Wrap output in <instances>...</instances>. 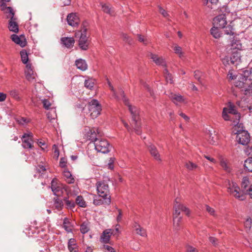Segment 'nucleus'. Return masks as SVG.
<instances>
[{
	"mask_svg": "<svg viewBox=\"0 0 252 252\" xmlns=\"http://www.w3.org/2000/svg\"><path fill=\"white\" fill-rule=\"evenodd\" d=\"M222 117L225 121H232L235 125L233 132L236 134L237 142L242 145H247L250 141L249 133L248 131L243 129H236L237 128H239L241 125L240 124L239 126H237L240 121V114L238 112L233 103L229 102L227 107L223 108Z\"/></svg>",
	"mask_w": 252,
	"mask_h": 252,
	"instance_id": "1",
	"label": "nucleus"
},
{
	"mask_svg": "<svg viewBox=\"0 0 252 252\" xmlns=\"http://www.w3.org/2000/svg\"><path fill=\"white\" fill-rule=\"evenodd\" d=\"M107 80L109 87L111 91L112 92L113 96L115 97V98L117 100L122 99L125 105L127 106L129 111H130L132 116V126H133L134 131L137 134H140L141 132L139 128L140 122H139L138 109L136 107L133 106L129 104L128 100L125 97L124 91L122 89L120 88L119 89V94H118L116 91L115 90L114 87H113L109 80L108 79Z\"/></svg>",
	"mask_w": 252,
	"mask_h": 252,
	"instance_id": "2",
	"label": "nucleus"
},
{
	"mask_svg": "<svg viewBox=\"0 0 252 252\" xmlns=\"http://www.w3.org/2000/svg\"><path fill=\"white\" fill-rule=\"evenodd\" d=\"M252 185V181L247 176L243 177L241 183V189L234 182H228L227 190L236 199L239 200L245 199V195L249 192Z\"/></svg>",
	"mask_w": 252,
	"mask_h": 252,
	"instance_id": "3",
	"label": "nucleus"
},
{
	"mask_svg": "<svg viewBox=\"0 0 252 252\" xmlns=\"http://www.w3.org/2000/svg\"><path fill=\"white\" fill-rule=\"evenodd\" d=\"M86 24H87V23H84L80 32H79L75 33L76 37L78 36L79 37L78 45L82 50H87L90 44L89 36L87 34V29L86 27Z\"/></svg>",
	"mask_w": 252,
	"mask_h": 252,
	"instance_id": "4",
	"label": "nucleus"
},
{
	"mask_svg": "<svg viewBox=\"0 0 252 252\" xmlns=\"http://www.w3.org/2000/svg\"><path fill=\"white\" fill-rule=\"evenodd\" d=\"M240 51L238 50L232 51V54L230 57L226 56L222 59V62L225 66L233 64L237 65L241 62Z\"/></svg>",
	"mask_w": 252,
	"mask_h": 252,
	"instance_id": "5",
	"label": "nucleus"
},
{
	"mask_svg": "<svg viewBox=\"0 0 252 252\" xmlns=\"http://www.w3.org/2000/svg\"><path fill=\"white\" fill-rule=\"evenodd\" d=\"M88 108L90 116L93 119L96 118L100 114L101 106L96 99H93L89 102Z\"/></svg>",
	"mask_w": 252,
	"mask_h": 252,
	"instance_id": "6",
	"label": "nucleus"
},
{
	"mask_svg": "<svg viewBox=\"0 0 252 252\" xmlns=\"http://www.w3.org/2000/svg\"><path fill=\"white\" fill-rule=\"evenodd\" d=\"M96 189L98 195L101 197H111L108 183L104 181H99L96 183Z\"/></svg>",
	"mask_w": 252,
	"mask_h": 252,
	"instance_id": "7",
	"label": "nucleus"
},
{
	"mask_svg": "<svg viewBox=\"0 0 252 252\" xmlns=\"http://www.w3.org/2000/svg\"><path fill=\"white\" fill-rule=\"evenodd\" d=\"M94 144V148L98 152L106 154L110 151V146L108 142L103 139H99L95 140Z\"/></svg>",
	"mask_w": 252,
	"mask_h": 252,
	"instance_id": "8",
	"label": "nucleus"
},
{
	"mask_svg": "<svg viewBox=\"0 0 252 252\" xmlns=\"http://www.w3.org/2000/svg\"><path fill=\"white\" fill-rule=\"evenodd\" d=\"M227 24L225 14H220L215 17L213 19V25L220 29L224 28Z\"/></svg>",
	"mask_w": 252,
	"mask_h": 252,
	"instance_id": "9",
	"label": "nucleus"
},
{
	"mask_svg": "<svg viewBox=\"0 0 252 252\" xmlns=\"http://www.w3.org/2000/svg\"><path fill=\"white\" fill-rule=\"evenodd\" d=\"M174 212H173V218L177 217L179 218V215L181 211L184 212L187 216H189L190 211L189 209L186 206L180 203H176L175 204L174 207Z\"/></svg>",
	"mask_w": 252,
	"mask_h": 252,
	"instance_id": "10",
	"label": "nucleus"
},
{
	"mask_svg": "<svg viewBox=\"0 0 252 252\" xmlns=\"http://www.w3.org/2000/svg\"><path fill=\"white\" fill-rule=\"evenodd\" d=\"M0 8L1 11H2L4 13L7 14L6 15L7 18L12 19L15 18L14 12L13 9L11 7L6 6V3L2 1H0Z\"/></svg>",
	"mask_w": 252,
	"mask_h": 252,
	"instance_id": "11",
	"label": "nucleus"
},
{
	"mask_svg": "<svg viewBox=\"0 0 252 252\" xmlns=\"http://www.w3.org/2000/svg\"><path fill=\"white\" fill-rule=\"evenodd\" d=\"M66 20L68 24L72 27L77 26L80 22L78 15L74 13L68 14L67 16Z\"/></svg>",
	"mask_w": 252,
	"mask_h": 252,
	"instance_id": "12",
	"label": "nucleus"
},
{
	"mask_svg": "<svg viewBox=\"0 0 252 252\" xmlns=\"http://www.w3.org/2000/svg\"><path fill=\"white\" fill-rule=\"evenodd\" d=\"M93 203L95 205H100L102 204L109 205L111 203V197H101L99 195L96 196L95 195Z\"/></svg>",
	"mask_w": 252,
	"mask_h": 252,
	"instance_id": "13",
	"label": "nucleus"
},
{
	"mask_svg": "<svg viewBox=\"0 0 252 252\" xmlns=\"http://www.w3.org/2000/svg\"><path fill=\"white\" fill-rule=\"evenodd\" d=\"M25 74L27 79L29 81H31L35 78L36 73H34L31 64H26Z\"/></svg>",
	"mask_w": 252,
	"mask_h": 252,
	"instance_id": "14",
	"label": "nucleus"
},
{
	"mask_svg": "<svg viewBox=\"0 0 252 252\" xmlns=\"http://www.w3.org/2000/svg\"><path fill=\"white\" fill-rule=\"evenodd\" d=\"M147 147L151 156L153 157L156 160L160 161L161 160L160 155L156 147L151 143L147 144Z\"/></svg>",
	"mask_w": 252,
	"mask_h": 252,
	"instance_id": "15",
	"label": "nucleus"
},
{
	"mask_svg": "<svg viewBox=\"0 0 252 252\" xmlns=\"http://www.w3.org/2000/svg\"><path fill=\"white\" fill-rule=\"evenodd\" d=\"M150 57L157 65L166 67V62L162 57H158L157 55L153 53L150 54Z\"/></svg>",
	"mask_w": 252,
	"mask_h": 252,
	"instance_id": "16",
	"label": "nucleus"
},
{
	"mask_svg": "<svg viewBox=\"0 0 252 252\" xmlns=\"http://www.w3.org/2000/svg\"><path fill=\"white\" fill-rule=\"evenodd\" d=\"M11 40L16 44L20 45L21 47H24L26 45V41L24 36H18L17 34H13L11 36Z\"/></svg>",
	"mask_w": 252,
	"mask_h": 252,
	"instance_id": "17",
	"label": "nucleus"
},
{
	"mask_svg": "<svg viewBox=\"0 0 252 252\" xmlns=\"http://www.w3.org/2000/svg\"><path fill=\"white\" fill-rule=\"evenodd\" d=\"M169 97L171 99L172 101L177 105L183 103L185 101L184 97L179 94H174L171 93L169 94Z\"/></svg>",
	"mask_w": 252,
	"mask_h": 252,
	"instance_id": "18",
	"label": "nucleus"
},
{
	"mask_svg": "<svg viewBox=\"0 0 252 252\" xmlns=\"http://www.w3.org/2000/svg\"><path fill=\"white\" fill-rule=\"evenodd\" d=\"M51 189L53 193L56 196H60L63 193V188L60 185H58L54 179L51 182Z\"/></svg>",
	"mask_w": 252,
	"mask_h": 252,
	"instance_id": "19",
	"label": "nucleus"
},
{
	"mask_svg": "<svg viewBox=\"0 0 252 252\" xmlns=\"http://www.w3.org/2000/svg\"><path fill=\"white\" fill-rule=\"evenodd\" d=\"M97 134H99V132L98 131V129H90L88 132H87V138L88 140H90L92 142H94V143L95 140L99 139V138H97Z\"/></svg>",
	"mask_w": 252,
	"mask_h": 252,
	"instance_id": "20",
	"label": "nucleus"
},
{
	"mask_svg": "<svg viewBox=\"0 0 252 252\" xmlns=\"http://www.w3.org/2000/svg\"><path fill=\"white\" fill-rule=\"evenodd\" d=\"M17 18L16 17L10 19L8 23V28L10 31L17 33L19 31L18 25L16 22Z\"/></svg>",
	"mask_w": 252,
	"mask_h": 252,
	"instance_id": "21",
	"label": "nucleus"
},
{
	"mask_svg": "<svg viewBox=\"0 0 252 252\" xmlns=\"http://www.w3.org/2000/svg\"><path fill=\"white\" fill-rule=\"evenodd\" d=\"M61 43L67 48L73 46L75 40L73 37H63L61 39Z\"/></svg>",
	"mask_w": 252,
	"mask_h": 252,
	"instance_id": "22",
	"label": "nucleus"
},
{
	"mask_svg": "<svg viewBox=\"0 0 252 252\" xmlns=\"http://www.w3.org/2000/svg\"><path fill=\"white\" fill-rule=\"evenodd\" d=\"M112 234H114V231H112L111 229L105 230L101 236V240L103 243H108L110 240V237Z\"/></svg>",
	"mask_w": 252,
	"mask_h": 252,
	"instance_id": "23",
	"label": "nucleus"
},
{
	"mask_svg": "<svg viewBox=\"0 0 252 252\" xmlns=\"http://www.w3.org/2000/svg\"><path fill=\"white\" fill-rule=\"evenodd\" d=\"M133 228L137 234L142 237L147 236L146 230L142 227L138 223L135 222L133 225Z\"/></svg>",
	"mask_w": 252,
	"mask_h": 252,
	"instance_id": "24",
	"label": "nucleus"
},
{
	"mask_svg": "<svg viewBox=\"0 0 252 252\" xmlns=\"http://www.w3.org/2000/svg\"><path fill=\"white\" fill-rule=\"evenodd\" d=\"M77 68L81 70L85 71L88 68L87 64L84 60L79 59L75 61Z\"/></svg>",
	"mask_w": 252,
	"mask_h": 252,
	"instance_id": "25",
	"label": "nucleus"
},
{
	"mask_svg": "<svg viewBox=\"0 0 252 252\" xmlns=\"http://www.w3.org/2000/svg\"><path fill=\"white\" fill-rule=\"evenodd\" d=\"M219 29L217 26H215L214 25L213 27H212L210 30V33L215 38H219L221 36V33Z\"/></svg>",
	"mask_w": 252,
	"mask_h": 252,
	"instance_id": "26",
	"label": "nucleus"
},
{
	"mask_svg": "<svg viewBox=\"0 0 252 252\" xmlns=\"http://www.w3.org/2000/svg\"><path fill=\"white\" fill-rule=\"evenodd\" d=\"M63 174L65 181L68 184H72L74 182L75 180L69 171L64 170Z\"/></svg>",
	"mask_w": 252,
	"mask_h": 252,
	"instance_id": "27",
	"label": "nucleus"
},
{
	"mask_svg": "<svg viewBox=\"0 0 252 252\" xmlns=\"http://www.w3.org/2000/svg\"><path fill=\"white\" fill-rule=\"evenodd\" d=\"M63 206V203L62 200L58 197L54 198V207L58 211L62 210Z\"/></svg>",
	"mask_w": 252,
	"mask_h": 252,
	"instance_id": "28",
	"label": "nucleus"
},
{
	"mask_svg": "<svg viewBox=\"0 0 252 252\" xmlns=\"http://www.w3.org/2000/svg\"><path fill=\"white\" fill-rule=\"evenodd\" d=\"M242 46L239 40H233L231 43V49L232 51L238 50L240 51L242 49Z\"/></svg>",
	"mask_w": 252,
	"mask_h": 252,
	"instance_id": "29",
	"label": "nucleus"
},
{
	"mask_svg": "<svg viewBox=\"0 0 252 252\" xmlns=\"http://www.w3.org/2000/svg\"><path fill=\"white\" fill-rule=\"evenodd\" d=\"M22 146L25 149H31L32 147V139L22 138Z\"/></svg>",
	"mask_w": 252,
	"mask_h": 252,
	"instance_id": "30",
	"label": "nucleus"
},
{
	"mask_svg": "<svg viewBox=\"0 0 252 252\" xmlns=\"http://www.w3.org/2000/svg\"><path fill=\"white\" fill-rule=\"evenodd\" d=\"M245 169L250 172H252V158H249L244 162Z\"/></svg>",
	"mask_w": 252,
	"mask_h": 252,
	"instance_id": "31",
	"label": "nucleus"
},
{
	"mask_svg": "<svg viewBox=\"0 0 252 252\" xmlns=\"http://www.w3.org/2000/svg\"><path fill=\"white\" fill-rule=\"evenodd\" d=\"M47 116L50 122L53 123L57 118V114L55 109L51 108V110L47 114Z\"/></svg>",
	"mask_w": 252,
	"mask_h": 252,
	"instance_id": "32",
	"label": "nucleus"
},
{
	"mask_svg": "<svg viewBox=\"0 0 252 252\" xmlns=\"http://www.w3.org/2000/svg\"><path fill=\"white\" fill-rule=\"evenodd\" d=\"M9 94L11 97L17 101H20L21 97L20 95L19 92L16 89H13L9 92Z\"/></svg>",
	"mask_w": 252,
	"mask_h": 252,
	"instance_id": "33",
	"label": "nucleus"
},
{
	"mask_svg": "<svg viewBox=\"0 0 252 252\" xmlns=\"http://www.w3.org/2000/svg\"><path fill=\"white\" fill-rule=\"evenodd\" d=\"M63 227L68 232L72 231V225L69 220L67 218H65L63 220Z\"/></svg>",
	"mask_w": 252,
	"mask_h": 252,
	"instance_id": "34",
	"label": "nucleus"
},
{
	"mask_svg": "<svg viewBox=\"0 0 252 252\" xmlns=\"http://www.w3.org/2000/svg\"><path fill=\"white\" fill-rule=\"evenodd\" d=\"M63 201L67 209H72L75 206V202L72 200H69L67 197L63 198Z\"/></svg>",
	"mask_w": 252,
	"mask_h": 252,
	"instance_id": "35",
	"label": "nucleus"
},
{
	"mask_svg": "<svg viewBox=\"0 0 252 252\" xmlns=\"http://www.w3.org/2000/svg\"><path fill=\"white\" fill-rule=\"evenodd\" d=\"M185 166L186 168L189 171L194 170L196 169H197L199 168L198 166L195 163L190 161H188L186 162L185 164Z\"/></svg>",
	"mask_w": 252,
	"mask_h": 252,
	"instance_id": "36",
	"label": "nucleus"
},
{
	"mask_svg": "<svg viewBox=\"0 0 252 252\" xmlns=\"http://www.w3.org/2000/svg\"><path fill=\"white\" fill-rule=\"evenodd\" d=\"M77 204L79 206L83 208H85L87 206L86 203L84 200L82 196H77L75 199V204Z\"/></svg>",
	"mask_w": 252,
	"mask_h": 252,
	"instance_id": "37",
	"label": "nucleus"
},
{
	"mask_svg": "<svg viewBox=\"0 0 252 252\" xmlns=\"http://www.w3.org/2000/svg\"><path fill=\"white\" fill-rule=\"evenodd\" d=\"M163 74L167 83L172 84L173 80L171 74H170L166 68H164L163 70Z\"/></svg>",
	"mask_w": 252,
	"mask_h": 252,
	"instance_id": "38",
	"label": "nucleus"
},
{
	"mask_svg": "<svg viewBox=\"0 0 252 252\" xmlns=\"http://www.w3.org/2000/svg\"><path fill=\"white\" fill-rule=\"evenodd\" d=\"M175 54H177L180 58H182L185 56L184 53L182 51V48L178 45H175L173 47Z\"/></svg>",
	"mask_w": 252,
	"mask_h": 252,
	"instance_id": "39",
	"label": "nucleus"
},
{
	"mask_svg": "<svg viewBox=\"0 0 252 252\" xmlns=\"http://www.w3.org/2000/svg\"><path fill=\"white\" fill-rule=\"evenodd\" d=\"M222 29H224V32L225 34L227 35H233L234 34V29L233 28V27L229 24L226 25L224 26V28H222Z\"/></svg>",
	"mask_w": 252,
	"mask_h": 252,
	"instance_id": "40",
	"label": "nucleus"
},
{
	"mask_svg": "<svg viewBox=\"0 0 252 252\" xmlns=\"http://www.w3.org/2000/svg\"><path fill=\"white\" fill-rule=\"evenodd\" d=\"M21 60L23 63L27 64L29 61L28 55L26 50H23L20 52Z\"/></svg>",
	"mask_w": 252,
	"mask_h": 252,
	"instance_id": "41",
	"label": "nucleus"
},
{
	"mask_svg": "<svg viewBox=\"0 0 252 252\" xmlns=\"http://www.w3.org/2000/svg\"><path fill=\"white\" fill-rule=\"evenodd\" d=\"M182 220V217H180L179 218L174 217L173 218V226L174 228L178 230L180 228V223Z\"/></svg>",
	"mask_w": 252,
	"mask_h": 252,
	"instance_id": "42",
	"label": "nucleus"
},
{
	"mask_svg": "<svg viewBox=\"0 0 252 252\" xmlns=\"http://www.w3.org/2000/svg\"><path fill=\"white\" fill-rule=\"evenodd\" d=\"M94 84V80L92 78H89L85 80L84 82V85L85 87L89 89H92Z\"/></svg>",
	"mask_w": 252,
	"mask_h": 252,
	"instance_id": "43",
	"label": "nucleus"
},
{
	"mask_svg": "<svg viewBox=\"0 0 252 252\" xmlns=\"http://www.w3.org/2000/svg\"><path fill=\"white\" fill-rule=\"evenodd\" d=\"M220 165L225 171L230 172L231 168L226 160L223 159H221L220 160Z\"/></svg>",
	"mask_w": 252,
	"mask_h": 252,
	"instance_id": "44",
	"label": "nucleus"
},
{
	"mask_svg": "<svg viewBox=\"0 0 252 252\" xmlns=\"http://www.w3.org/2000/svg\"><path fill=\"white\" fill-rule=\"evenodd\" d=\"M220 165L225 171L230 172L231 168L226 160L223 159H221L220 160Z\"/></svg>",
	"mask_w": 252,
	"mask_h": 252,
	"instance_id": "45",
	"label": "nucleus"
},
{
	"mask_svg": "<svg viewBox=\"0 0 252 252\" xmlns=\"http://www.w3.org/2000/svg\"><path fill=\"white\" fill-rule=\"evenodd\" d=\"M203 73L199 70H195L194 72V78L198 80L200 83H202L201 77L203 75Z\"/></svg>",
	"mask_w": 252,
	"mask_h": 252,
	"instance_id": "46",
	"label": "nucleus"
},
{
	"mask_svg": "<svg viewBox=\"0 0 252 252\" xmlns=\"http://www.w3.org/2000/svg\"><path fill=\"white\" fill-rule=\"evenodd\" d=\"M122 37L123 40L128 44H131L133 43L132 38L126 34L124 33H122Z\"/></svg>",
	"mask_w": 252,
	"mask_h": 252,
	"instance_id": "47",
	"label": "nucleus"
},
{
	"mask_svg": "<svg viewBox=\"0 0 252 252\" xmlns=\"http://www.w3.org/2000/svg\"><path fill=\"white\" fill-rule=\"evenodd\" d=\"M42 103L43 104V107L45 109L47 110H51V103L47 99H42Z\"/></svg>",
	"mask_w": 252,
	"mask_h": 252,
	"instance_id": "48",
	"label": "nucleus"
},
{
	"mask_svg": "<svg viewBox=\"0 0 252 252\" xmlns=\"http://www.w3.org/2000/svg\"><path fill=\"white\" fill-rule=\"evenodd\" d=\"M101 6V8L103 12L107 14H111V8L108 5L106 4H103L102 3H100Z\"/></svg>",
	"mask_w": 252,
	"mask_h": 252,
	"instance_id": "49",
	"label": "nucleus"
},
{
	"mask_svg": "<svg viewBox=\"0 0 252 252\" xmlns=\"http://www.w3.org/2000/svg\"><path fill=\"white\" fill-rule=\"evenodd\" d=\"M89 230V228L87 225V224L83 223L80 226V231L82 233L85 234L88 232Z\"/></svg>",
	"mask_w": 252,
	"mask_h": 252,
	"instance_id": "50",
	"label": "nucleus"
},
{
	"mask_svg": "<svg viewBox=\"0 0 252 252\" xmlns=\"http://www.w3.org/2000/svg\"><path fill=\"white\" fill-rule=\"evenodd\" d=\"M17 122L21 125H24L30 122V119L25 117H20L17 119Z\"/></svg>",
	"mask_w": 252,
	"mask_h": 252,
	"instance_id": "51",
	"label": "nucleus"
},
{
	"mask_svg": "<svg viewBox=\"0 0 252 252\" xmlns=\"http://www.w3.org/2000/svg\"><path fill=\"white\" fill-rule=\"evenodd\" d=\"M252 225V220L251 218L247 219L244 222V226L247 230H250Z\"/></svg>",
	"mask_w": 252,
	"mask_h": 252,
	"instance_id": "52",
	"label": "nucleus"
},
{
	"mask_svg": "<svg viewBox=\"0 0 252 252\" xmlns=\"http://www.w3.org/2000/svg\"><path fill=\"white\" fill-rule=\"evenodd\" d=\"M117 209L118 212V215L116 218V220L118 222H120L122 220L123 212L121 209L118 208Z\"/></svg>",
	"mask_w": 252,
	"mask_h": 252,
	"instance_id": "53",
	"label": "nucleus"
},
{
	"mask_svg": "<svg viewBox=\"0 0 252 252\" xmlns=\"http://www.w3.org/2000/svg\"><path fill=\"white\" fill-rule=\"evenodd\" d=\"M158 10L159 12L162 15V16L164 17H167L169 15L167 13V12L162 7H161L160 6H158Z\"/></svg>",
	"mask_w": 252,
	"mask_h": 252,
	"instance_id": "54",
	"label": "nucleus"
},
{
	"mask_svg": "<svg viewBox=\"0 0 252 252\" xmlns=\"http://www.w3.org/2000/svg\"><path fill=\"white\" fill-rule=\"evenodd\" d=\"M114 158H110V159L109 160V162L107 164L108 168L111 170L113 169L114 168V165L113 163L114 162Z\"/></svg>",
	"mask_w": 252,
	"mask_h": 252,
	"instance_id": "55",
	"label": "nucleus"
},
{
	"mask_svg": "<svg viewBox=\"0 0 252 252\" xmlns=\"http://www.w3.org/2000/svg\"><path fill=\"white\" fill-rule=\"evenodd\" d=\"M37 171L42 175L46 171V168L43 165H38L37 167Z\"/></svg>",
	"mask_w": 252,
	"mask_h": 252,
	"instance_id": "56",
	"label": "nucleus"
},
{
	"mask_svg": "<svg viewBox=\"0 0 252 252\" xmlns=\"http://www.w3.org/2000/svg\"><path fill=\"white\" fill-rule=\"evenodd\" d=\"M206 210L210 215H211L213 216H216L215 211L213 208L207 205L206 206Z\"/></svg>",
	"mask_w": 252,
	"mask_h": 252,
	"instance_id": "57",
	"label": "nucleus"
},
{
	"mask_svg": "<svg viewBox=\"0 0 252 252\" xmlns=\"http://www.w3.org/2000/svg\"><path fill=\"white\" fill-rule=\"evenodd\" d=\"M33 134L31 132H28L27 133H24L21 138H30L31 139H32L33 138Z\"/></svg>",
	"mask_w": 252,
	"mask_h": 252,
	"instance_id": "58",
	"label": "nucleus"
},
{
	"mask_svg": "<svg viewBox=\"0 0 252 252\" xmlns=\"http://www.w3.org/2000/svg\"><path fill=\"white\" fill-rule=\"evenodd\" d=\"M68 248L70 252H78V251L77 245L74 246H68Z\"/></svg>",
	"mask_w": 252,
	"mask_h": 252,
	"instance_id": "59",
	"label": "nucleus"
},
{
	"mask_svg": "<svg viewBox=\"0 0 252 252\" xmlns=\"http://www.w3.org/2000/svg\"><path fill=\"white\" fill-rule=\"evenodd\" d=\"M66 166V161L63 158H61L60 161V166L62 168H64Z\"/></svg>",
	"mask_w": 252,
	"mask_h": 252,
	"instance_id": "60",
	"label": "nucleus"
},
{
	"mask_svg": "<svg viewBox=\"0 0 252 252\" xmlns=\"http://www.w3.org/2000/svg\"><path fill=\"white\" fill-rule=\"evenodd\" d=\"M186 251L187 252H198L196 249L191 246H187L186 247Z\"/></svg>",
	"mask_w": 252,
	"mask_h": 252,
	"instance_id": "61",
	"label": "nucleus"
},
{
	"mask_svg": "<svg viewBox=\"0 0 252 252\" xmlns=\"http://www.w3.org/2000/svg\"><path fill=\"white\" fill-rule=\"evenodd\" d=\"M227 78L229 80H232L236 78V76L234 75L231 71L229 70L227 74Z\"/></svg>",
	"mask_w": 252,
	"mask_h": 252,
	"instance_id": "62",
	"label": "nucleus"
},
{
	"mask_svg": "<svg viewBox=\"0 0 252 252\" xmlns=\"http://www.w3.org/2000/svg\"><path fill=\"white\" fill-rule=\"evenodd\" d=\"M38 145L41 147L42 150H44L47 148V146L45 142L42 141H38L37 142Z\"/></svg>",
	"mask_w": 252,
	"mask_h": 252,
	"instance_id": "63",
	"label": "nucleus"
},
{
	"mask_svg": "<svg viewBox=\"0 0 252 252\" xmlns=\"http://www.w3.org/2000/svg\"><path fill=\"white\" fill-rule=\"evenodd\" d=\"M104 247L105 249V250L107 251V252H116L114 248H113L111 246L106 245L104 246Z\"/></svg>",
	"mask_w": 252,
	"mask_h": 252,
	"instance_id": "64",
	"label": "nucleus"
}]
</instances>
